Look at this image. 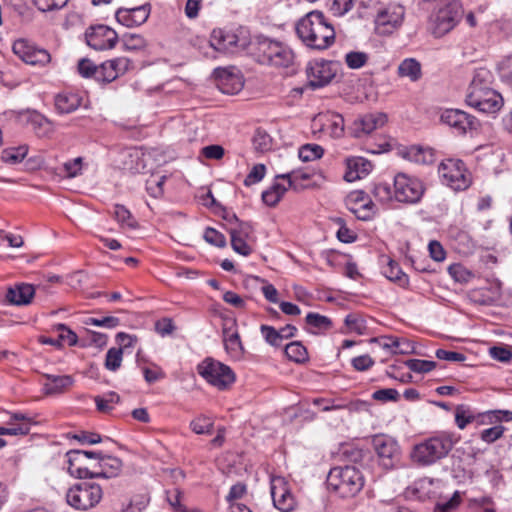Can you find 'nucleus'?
<instances>
[{"mask_svg":"<svg viewBox=\"0 0 512 512\" xmlns=\"http://www.w3.org/2000/svg\"><path fill=\"white\" fill-rule=\"evenodd\" d=\"M372 445L384 469L394 468L400 461V447L392 437L377 434L372 437Z\"/></svg>","mask_w":512,"mask_h":512,"instance_id":"9d476101","label":"nucleus"},{"mask_svg":"<svg viewBox=\"0 0 512 512\" xmlns=\"http://www.w3.org/2000/svg\"><path fill=\"white\" fill-rule=\"evenodd\" d=\"M260 331L267 343L274 347H280L284 340L280 330H276L272 326L261 325Z\"/></svg>","mask_w":512,"mask_h":512,"instance_id":"37998d69","label":"nucleus"},{"mask_svg":"<svg viewBox=\"0 0 512 512\" xmlns=\"http://www.w3.org/2000/svg\"><path fill=\"white\" fill-rule=\"evenodd\" d=\"M505 428L501 425H497L481 432V439L486 443H493L502 437Z\"/></svg>","mask_w":512,"mask_h":512,"instance_id":"e2e57ef3","label":"nucleus"},{"mask_svg":"<svg viewBox=\"0 0 512 512\" xmlns=\"http://www.w3.org/2000/svg\"><path fill=\"white\" fill-rule=\"evenodd\" d=\"M438 173L443 184L451 187L453 190H465L469 187L471 181L463 161L447 159L440 163Z\"/></svg>","mask_w":512,"mask_h":512,"instance_id":"1a4fd4ad","label":"nucleus"},{"mask_svg":"<svg viewBox=\"0 0 512 512\" xmlns=\"http://www.w3.org/2000/svg\"><path fill=\"white\" fill-rule=\"evenodd\" d=\"M150 11L151 5L146 3L134 8H119L115 17L120 24L126 27L139 26L147 21Z\"/></svg>","mask_w":512,"mask_h":512,"instance_id":"6ab92c4d","label":"nucleus"},{"mask_svg":"<svg viewBox=\"0 0 512 512\" xmlns=\"http://www.w3.org/2000/svg\"><path fill=\"white\" fill-rule=\"evenodd\" d=\"M449 274L457 281V282H467L471 277V273L467 271L460 264H453L448 268Z\"/></svg>","mask_w":512,"mask_h":512,"instance_id":"69168bd1","label":"nucleus"},{"mask_svg":"<svg viewBox=\"0 0 512 512\" xmlns=\"http://www.w3.org/2000/svg\"><path fill=\"white\" fill-rule=\"evenodd\" d=\"M35 295V288L31 284L20 283L10 287L6 293V299L14 305H27Z\"/></svg>","mask_w":512,"mask_h":512,"instance_id":"412c9836","label":"nucleus"},{"mask_svg":"<svg viewBox=\"0 0 512 512\" xmlns=\"http://www.w3.org/2000/svg\"><path fill=\"white\" fill-rule=\"evenodd\" d=\"M197 371L208 383L220 390L227 389L235 382V373L232 369L210 357L204 359L197 366Z\"/></svg>","mask_w":512,"mask_h":512,"instance_id":"0eeeda50","label":"nucleus"},{"mask_svg":"<svg viewBox=\"0 0 512 512\" xmlns=\"http://www.w3.org/2000/svg\"><path fill=\"white\" fill-rule=\"evenodd\" d=\"M327 486L342 498L354 497L362 490L364 477L354 466H337L329 471Z\"/></svg>","mask_w":512,"mask_h":512,"instance_id":"7ed1b4c3","label":"nucleus"},{"mask_svg":"<svg viewBox=\"0 0 512 512\" xmlns=\"http://www.w3.org/2000/svg\"><path fill=\"white\" fill-rule=\"evenodd\" d=\"M28 153L27 145H20L18 147L6 148L2 151L1 159L5 163L17 164L20 163Z\"/></svg>","mask_w":512,"mask_h":512,"instance_id":"e433bc0d","label":"nucleus"},{"mask_svg":"<svg viewBox=\"0 0 512 512\" xmlns=\"http://www.w3.org/2000/svg\"><path fill=\"white\" fill-rule=\"evenodd\" d=\"M29 121L35 133L39 137L47 136L51 132L50 122L43 115L39 113H33L31 114Z\"/></svg>","mask_w":512,"mask_h":512,"instance_id":"58836bf2","label":"nucleus"},{"mask_svg":"<svg viewBox=\"0 0 512 512\" xmlns=\"http://www.w3.org/2000/svg\"><path fill=\"white\" fill-rule=\"evenodd\" d=\"M402 156L412 162L418 164H431L434 162V152L431 148H425L419 145L407 147Z\"/></svg>","mask_w":512,"mask_h":512,"instance_id":"5701e85b","label":"nucleus"},{"mask_svg":"<svg viewBox=\"0 0 512 512\" xmlns=\"http://www.w3.org/2000/svg\"><path fill=\"white\" fill-rule=\"evenodd\" d=\"M322 403H326L321 409L322 411H332V410H340V409H348L349 411H358L363 409L367 403L362 400L351 401L348 404H335L334 400H325V399H315L314 404L321 405Z\"/></svg>","mask_w":512,"mask_h":512,"instance_id":"2f4dec72","label":"nucleus"},{"mask_svg":"<svg viewBox=\"0 0 512 512\" xmlns=\"http://www.w3.org/2000/svg\"><path fill=\"white\" fill-rule=\"evenodd\" d=\"M231 328H223L224 344L226 351L234 357H241L245 349L237 331L229 333Z\"/></svg>","mask_w":512,"mask_h":512,"instance_id":"cd10ccee","label":"nucleus"},{"mask_svg":"<svg viewBox=\"0 0 512 512\" xmlns=\"http://www.w3.org/2000/svg\"><path fill=\"white\" fill-rule=\"evenodd\" d=\"M104 453L102 451H85V450H70L66 453L68 457V471L74 476L71 468L77 469L82 466L83 458H94L100 462Z\"/></svg>","mask_w":512,"mask_h":512,"instance_id":"a878e982","label":"nucleus"},{"mask_svg":"<svg viewBox=\"0 0 512 512\" xmlns=\"http://www.w3.org/2000/svg\"><path fill=\"white\" fill-rule=\"evenodd\" d=\"M48 380L44 384V392L47 395L62 393L67 387L73 384V378L69 375L57 376L52 374H44Z\"/></svg>","mask_w":512,"mask_h":512,"instance_id":"393cba45","label":"nucleus"},{"mask_svg":"<svg viewBox=\"0 0 512 512\" xmlns=\"http://www.w3.org/2000/svg\"><path fill=\"white\" fill-rule=\"evenodd\" d=\"M266 173V167L264 164H256L253 166L249 174L244 179L245 186H251L255 183L260 182Z\"/></svg>","mask_w":512,"mask_h":512,"instance_id":"4d7b16f0","label":"nucleus"},{"mask_svg":"<svg viewBox=\"0 0 512 512\" xmlns=\"http://www.w3.org/2000/svg\"><path fill=\"white\" fill-rule=\"evenodd\" d=\"M82 102V97L77 93L63 92L55 96V108L61 114L75 111Z\"/></svg>","mask_w":512,"mask_h":512,"instance_id":"4be33fe9","label":"nucleus"},{"mask_svg":"<svg viewBox=\"0 0 512 512\" xmlns=\"http://www.w3.org/2000/svg\"><path fill=\"white\" fill-rule=\"evenodd\" d=\"M441 122L454 129V132L463 135L467 131L476 130L479 122L476 118L459 109H446L440 116Z\"/></svg>","mask_w":512,"mask_h":512,"instance_id":"ddd939ff","label":"nucleus"},{"mask_svg":"<svg viewBox=\"0 0 512 512\" xmlns=\"http://www.w3.org/2000/svg\"><path fill=\"white\" fill-rule=\"evenodd\" d=\"M123 48L129 51H136L143 49L146 46L145 39L139 34L127 33L121 38Z\"/></svg>","mask_w":512,"mask_h":512,"instance_id":"79ce46f5","label":"nucleus"},{"mask_svg":"<svg viewBox=\"0 0 512 512\" xmlns=\"http://www.w3.org/2000/svg\"><path fill=\"white\" fill-rule=\"evenodd\" d=\"M368 61V55L365 52L351 51L346 54L345 62L351 69H359Z\"/></svg>","mask_w":512,"mask_h":512,"instance_id":"8fccbe9b","label":"nucleus"},{"mask_svg":"<svg viewBox=\"0 0 512 512\" xmlns=\"http://www.w3.org/2000/svg\"><path fill=\"white\" fill-rule=\"evenodd\" d=\"M84 323L86 325H93V326L105 327V328L112 329V328L117 327L120 324V320H119V318L114 317V316H106L101 319L89 317L84 321Z\"/></svg>","mask_w":512,"mask_h":512,"instance_id":"5fc2aeb1","label":"nucleus"},{"mask_svg":"<svg viewBox=\"0 0 512 512\" xmlns=\"http://www.w3.org/2000/svg\"><path fill=\"white\" fill-rule=\"evenodd\" d=\"M296 33L301 41L309 48L324 50L335 41L334 28L325 21L320 11H311L296 24Z\"/></svg>","mask_w":512,"mask_h":512,"instance_id":"f257e3e1","label":"nucleus"},{"mask_svg":"<svg viewBox=\"0 0 512 512\" xmlns=\"http://www.w3.org/2000/svg\"><path fill=\"white\" fill-rule=\"evenodd\" d=\"M324 154V149L318 144H304L299 148L298 156L303 162H310L320 159Z\"/></svg>","mask_w":512,"mask_h":512,"instance_id":"4c0bfd02","label":"nucleus"},{"mask_svg":"<svg viewBox=\"0 0 512 512\" xmlns=\"http://www.w3.org/2000/svg\"><path fill=\"white\" fill-rule=\"evenodd\" d=\"M155 330L161 336L170 335L175 330V325L170 318H162L155 323Z\"/></svg>","mask_w":512,"mask_h":512,"instance_id":"774afa93","label":"nucleus"},{"mask_svg":"<svg viewBox=\"0 0 512 512\" xmlns=\"http://www.w3.org/2000/svg\"><path fill=\"white\" fill-rule=\"evenodd\" d=\"M398 75L408 77L412 82L418 81L422 76L420 62L414 58L404 59L398 66Z\"/></svg>","mask_w":512,"mask_h":512,"instance_id":"c85d7f7f","label":"nucleus"},{"mask_svg":"<svg viewBox=\"0 0 512 512\" xmlns=\"http://www.w3.org/2000/svg\"><path fill=\"white\" fill-rule=\"evenodd\" d=\"M384 275L391 281L398 283L399 286L406 288L409 284L408 276L402 271L399 264L390 260L384 270Z\"/></svg>","mask_w":512,"mask_h":512,"instance_id":"72a5a7b5","label":"nucleus"},{"mask_svg":"<svg viewBox=\"0 0 512 512\" xmlns=\"http://www.w3.org/2000/svg\"><path fill=\"white\" fill-rule=\"evenodd\" d=\"M285 354L290 360L296 363H304L308 360L307 349L300 341H293L287 344Z\"/></svg>","mask_w":512,"mask_h":512,"instance_id":"c9c22d12","label":"nucleus"},{"mask_svg":"<svg viewBox=\"0 0 512 512\" xmlns=\"http://www.w3.org/2000/svg\"><path fill=\"white\" fill-rule=\"evenodd\" d=\"M344 118L340 114H333L330 120V133L335 138H340L344 133Z\"/></svg>","mask_w":512,"mask_h":512,"instance_id":"680f3d73","label":"nucleus"},{"mask_svg":"<svg viewBox=\"0 0 512 512\" xmlns=\"http://www.w3.org/2000/svg\"><path fill=\"white\" fill-rule=\"evenodd\" d=\"M372 194L378 201L382 203H388L395 200L393 189L388 183L375 184L372 190Z\"/></svg>","mask_w":512,"mask_h":512,"instance_id":"c03bdc74","label":"nucleus"},{"mask_svg":"<svg viewBox=\"0 0 512 512\" xmlns=\"http://www.w3.org/2000/svg\"><path fill=\"white\" fill-rule=\"evenodd\" d=\"M464 14L462 4L458 0L440 2L430 16L432 34L440 38L460 22Z\"/></svg>","mask_w":512,"mask_h":512,"instance_id":"39448f33","label":"nucleus"},{"mask_svg":"<svg viewBox=\"0 0 512 512\" xmlns=\"http://www.w3.org/2000/svg\"><path fill=\"white\" fill-rule=\"evenodd\" d=\"M12 49L21 60L30 65H45L51 60L47 50L38 48L24 39L16 40Z\"/></svg>","mask_w":512,"mask_h":512,"instance_id":"2eb2a0df","label":"nucleus"},{"mask_svg":"<svg viewBox=\"0 0 512 512\" xmlns=\"http://www.w3.org/2000/svg\"><path fill=\"white\" fill-rule=\"evenodd\" d=\"M455 442L452 434H437L415 445L411 457L421 466L432 465L445 458L453 449Z\"/></svg>","mask_w":512,"mask_h":512,"instance_id":"f03ea898","label":"nucleus"},{"mask_svg":"<svg viewBox=\"0 0 512 512\" xmlns=\"http://www.w3.org/2000/svg\"><path fill=\"white\" fill-rule=\"evenodd\" d=\"M190 427L196 434H211L213 422L207 417H198L190 423Z\"/></svg>","mask_w":512,"mask_h":512,"instance_id":"864d4df0","label":"nucleus"},{"mask_svg":"<svg viewBox=\"0 0 512 512\" xmlns=\"http://www.w3.org/2000/svg\"><path fill=\"white\" fill-rule=\"evenodd\" d=\"M57 330L60 331L59 342L67 341L69 346H74L77 344L78 337L77 334L68 328L65 324H58L56 326Z\"/></svg>","mask_w":512,"mask_h":512,"instance_id":"0e129e2a","label":"nucleus"},{"mask_svg":"<svg viewBox=\"0 0 512 512\" xmlns=\"http://www.w3.org/2000/svg\"><path fill=\"white\" fill-rule=\"evenodd\" d=\"M308 86L317 89L326 86L335 77L331 61H313L308 64L306 69Z\"/></svg>","mask_w":512,"mask_h":512,"instance_id":"dca6fc26","label":"nucleus"},{"mask_svg":"<svg viewBox=\"0 0 512 512\" xmlns=\"http://www.w3.org/2000/svg\"><path fill=\"white\" fill-rule=\"evenodd\" d=\"M371 167L372 164L361 157L347 159V171L345 172L344 179L347 182L359 179L362 174H367Z\"/></svg>","mask_w":512,"mask_h":512,"instance_id":"b1692460","label":"nucleus"},{"mask_svg":"<svg viewBox=\"0 0 512 512\" xmlns=\"http://www.w3.org/2000/svg\"><path fill=\"white\" fill-rule=\"evenodd\" d=\"M306 323L320 330H328L332 327V321L328 317L314 312L307 314Z\"/></svg>","mask_w":512,"mask_h":512,"instance_id":"de8ad7c7","label":"nucleus"},{"mask_svg":"<svg viewBox=\"0 0 512 512\" xmlns=\"http://www.w3.org/2000/svg\"><path fill=\"white\" fill-rule=\"evenodd\" d=\"M466 103L469 106L474 107L475 109H477L480 112L496 113L503 106V98L494 89H492V90L477 89L473 92L467 93Z\"/></svg>","mask_w":512,"mask_h":512,"instance_id":"f8f14e48","label":"nucleus"},{"mask_svg":"<svg viewBox=\"0 0 512 512\" xmlns=\"http://www.w3.org/2000/svg\"><path fill=\"white\" fill-rule=\"evenodd\" d=\"M405 365L413 372L427 373L437 367V362L421 359H409L405 361Z\"/></svg>","mask_w":512,"mask_h":512,"instance_id":"a18cd8bd","label":"nucleus"},{"mask_svg":"<svg viewBox=\"0 0 512 512\" xmlns=\"http://www.w3.org/2000/svg\"><path fill=\"white\" fill-rule=\"evenodd\" d=\"M103 491L99 484L81 482L72 486L66 493L67 503L81 511L95 507L102 499Z\"/></svg>","mask_w":512,"mask_h":512,"instance_id":"423d86ee","label":"nucleus"},{"mask_svg":"<svg viewBox=\"0 0 512 512\" xmlns=\"http://www.w3.org/2000/svg\"><path fill=\"white\" fill-rule=\"evenodd\" d=\"M311 175L302 171H292L285 174L277 175V179H284L288 181V187L293 188L294 190H298L300 188L298 181L299 180H308Z\"/></svg>","mask_w":512,"mask_h":512,"instance_id":"09e8293b","label":"nucleus"},{"mask_svg":"<svg viewBox=\"0 0 512 512\" xmlns=\"http://www.w3.org/2000/svg\"><path fill=\"white\" fill-rule=\"evenodd\" d=\"M122 348H110L106 353L105 367L110 371H116L122 363Z\"/></svg>","mask_w":512,"mask_h":512,"instance_id":"49530a36","label":"nucleus"},{"mask_svg":"<svg viewBox=\"0 0 512 512\" xmlns=\"http://www.w3.org/2000/svg\"><path fill=\"white\" fill-rule=\"evenodd\" d=\"M355 0H333L331 4V11L338 16H342L353 7Z\"/></svg>","mask_w":512,"mask_h":512,"instance_id":"338daca9","label":"nucleus"},{"mask_svg":"<svg viewBox=\"0 0 512 512\" xmlns=\"http://www.w3.org/2000/svg\"><path fill=\"white\" fill-rule=\"evenodd\" d=\"M215 78L220 82L221 85H228L231 83V89H224L223 91L226 93H235L242 89L243 82L241 78L235 75L233 72L228 70L227 68H216L214 70Z\"/></svg>","mask_w":512,"mask_h":512,"instance_id":"bb28decb","label":"nucleus"},{"mask_svg":"<svg viewBox=\"0 0 512 512\" xmlns=\"http://www.w3.org/2000/svg\"><path fill=\"white\" fill-rule=\"evenodd\" d=\"M372 398L376 401L380 402H388V401H398L400 398V394L396 389L393 388H385L379 389L372 394Z\"/></svg>","mask_w":512,"mask_h":512,"instance_id":"13d9d810","label":"nucleus"},{"mask_svg":"<svg viewBox=\"0 0 512 512\" xmlns=\"http://www.w3.org/2000/svg\"><path fill=\"white\" fill-rule=\"evenodd\" d=\"M85 37L87 44L95 50L111 49L118 40L116 31L102 24L90 27Z\"/></svg>","mask_w":512,"mask_h":512,"instance_id":"4468645a","label":"nucleus"},{"mask_svg":"<svg viewBox=\"0 0 512 512\" xmlns=\"http://www.w3.org/2000/svg\"><path fill=\"white\" fill-rule=\"evenodd\" d=\"M69 0H33L35 6L42 12L63 8Z\"/></svg>","mask_w":512,"mask_h":512,"instance_id":"bf43d9fd","label":"nucleus"},{"mask_svg":"<svg viewBox=\"0 0 512 512\" xmlns=\"http://www.w3.org/2000/svg\"><path fill=\"white\" fill-rule=\"evenodd\" d=\"M480 414H476L469 406L460 404L455 408V423L461 430L476 420Z\"/></svg>","mask_w":512,"mask_h":512,"instance_id":"473e14b6","label":"nucleus"},{"mask_svg":"<svg viewBox=\"0 0 512 512\" xmlns=\"http://www.w3.org/2000/svg\"><path fill=\"white\" fill-rule=\"evenodd\" d=\"M425 192L423 182L406 173H397L393 181V195L397 202L405 204L418 203Z\"/></svg>","mask_w":512,"mask_h":512,"instance_id":"6e6552de","label":"nucleus"},{"mask_svg":"<svg viewBox=\"0 0 512 512\" xmlns=\"http://www.w3.org/2000/svg\"><path fill=\"white\" fill-rule=\"evenodd\" d=\"M238 41L239 38L235 33L223 29H214L210 37L211 46L223 53L232 52Z\"/></svg>","mask_w":512,"mask_h":512,"instance_id":"aec40b11","label":"nucleus"},{"mask_svg":"<svg viewBox=\"0 0 512 512\" xmlns=\"http://www.w3.org/2000/svg\"><path fill=\"white\" fill-rule=\"evenodd\" d=\"M204 239L211 245L223 248L226 246L225 236L214 228L208 227L204 232Z\"/></svg>","mask_w":512,"mask_h":512,"instance_id":"6e6d98bb","label":"nucleus"},{"mask_svg":"<svg viewBox=\"0 0 512 512\" xmlns=\"http://www.w3.org/2000/svg\"><path fill=\"white\" fill-rule=\"evenodd\" d=\"M271 496L274 507L279 511L291 512L294 510L296 501L283 477L271 479Z\"/></svg>","mask_w":512,"mask_h":512,"instance_id":"f3484780","label":"nucleus"},{"mask_svg":"<svg viewBox=\"0 0 512 512\" xmlns=\"http://www.w3.org/2000/svg\"><path fill=\"white\" fill-rule=\"evenodd\" d=\"M381 346L384 349H390L395 354H409L413 352L414 347L406 339L393 337L382 338Z\"/></svg>","mask_w":512,"mask_h":512,"instance_id":"7c9ffc66","label":"nucleus"},{"mask_svg":"<svg viewBox=\"0 0 512 512\" xmlns=\"http://www.w3.org/2000/svg\"><path fill=\"white\" fill-rule=\"evenodd\" d=\"M254 55L260 64L289 67L294 62L293 51L284 43L267 37H257Z\"/></svg>","mask_w":512,"mask_h":512,"instance_id":"20e7f679","label":"nucleus"},{"mask_svg":"<svg viewBox=\"0 0 512 512\" xmlns=\"http://www.w3.org/2000/svg\"><path fill=\"white\" fill-rule=\"evenodd\" d=\"M386 121L387 116L384 113L366 114L353 122L349 128L350 134L355 138H361L382 127Z\"/></svg>","mask_w":512,"mask_h":512,"instance_id":"a211bd4d","label":"nucleus"},{"mask_svg":"<svg viewBox=\"0 0 512 512\" xmlns=\"http://www.w3.org/2000/svg\"><path fill=\"white\" fill-rule=\"evenodd\" d=\"M118 74L113 66V63L109 60L103 62L98 69L96 81L104 84L113 82L118 78Z\"/></svg>","mask_w":512,"mask_h":512,"instance_id":"ea45409f","label":"nucleus"},{"mask_svg":"<svg viewBox=\"0 0 512 512\" xmlns=\"http://www.w3.org/2000/svg\"><path fill=\"white\" fill-rule=\"evenodd\" d=\"M79 74L84 78H94L96 80L99 66H96L90 59L82 58L77 66Z\"/></svg>","mask_w":512,"mask_h":512,"instance_id":"603ef678","label":"nucleus"},{"mask_svg":"<svg viewBox=\"0 0 512 512\" xmlns=\"http://www.w3.org/2000/svg\"><path fill=\"white\" fill-rule=\"evenodd\" d=\"M113 216L121 226H126L130 229H136L138 227V222L124 205L115 204L113 207Z\"/></svg>","mask_w":512,"mask_h":512,"instance_id":"f704fd0d","label":"nucleus"},{"mask_svg":"<svg viewBox=\"0 0 512 512\" xmlns=\"http://www.w3.org/2000/svg\"><path fill=\"white\" fill-rule=\"evenodd\" d=\"M336 223L340 225L337 231V238L343 243H352L356 240L355 233L345 226V222L342 218H337Z\"/></svg>","mask_w":512,"mask_h":512,"instance_id":"052dcab7","label":"nucleus"},{"mask_svg":"<svg viewBox=\"0 0 512 512\" xmlns=\"http://www.w3.org/2000/svg\"><path fill=\"white\" fill-rule=\"evenodd\" d=\"M253 146L254 149L258 152H265L270 150L272 139L270 135L263 129L258 128L256 129L253 139Z\"/></svg>","mask_w":512,"mask_h":512,"instance_id":"a19ab883","label":"nucleus"},{"mask_svg":"<svg viewBox=\"0 0 512 512\" xmlns=\"http://www.w3.org/2000/svg\"><path fill=\"white\" fill-rule=\"evenodd\" d=\"M229 234L231 237L232 249L236 253L243 256H248L252 253L251 247L246 243L245 240L247 237L238 236L236 235V232H230Z\"/></svg>","mask_w":512,"mask_h":512,"instance_id":"3c124183","label":"nucleus"},{"mask_svg":"<svg viewBox=\"0 0 512 512\" xmlns=\"http://www.w3.org/2000/svg\"><path fill=\"white\" fill-rule=\"evenodd\" d=\"M492 81V74L486 68H479L475 71L473 79L470 83L468 92L479 90H492L490 87Z\"/></svg>","mask_w":512,"mask_h":512,"instance_id":"c756f323","label":"nucleus"},{"mask_svg":"<svg viewBox=\"0 0 512 512\" xmlns=\"http://www.w3.org/2000/svg\"><path fill=\"white\" fill-rule=\"evenodd\" d=\"M97 470H90L87 467H79L77 469L71 468L74 477L79 479L87 478H113L119 475L122 469V461L114 456L104 453L100 462H98Z\"/></svg>","mask_w":512,"mask_h":512,"instance_id":"9b49d317","label":"nucleus"}]
</instances>
